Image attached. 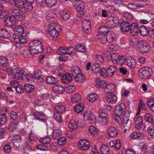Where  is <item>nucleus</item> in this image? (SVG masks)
Returning a JSON list of instances; mask_svg holds the SVG:
<instances>
[{"instance_id": "nucleus-64", "label": "nucleus", "mask_w": 154, "mask_h": 154, "mask_svg": "<svg viewBox=\"0 0 154 154\" xmlns=\"http://www.w3.org/2000/svg\"><path fill=\"white\" fill-rule=\"evenodd\" d=\"M8 11L5 10L0 11V18L3 19L8 16Z\"/></svg>"}, {"instance_id": "nucleus-9", "label": "nucleus", "mask_w": 154, "mask_h": 154, "mask_svg": "<svg viewBox=\"0 0 154 154\" xmlns=\"http://www.w3.org/2000/svg\"><path fill=\"white\" fill-rule=\"evenodd\" d=\"M82 29L84 32L86 33H89L91 29V23L90 21L85 20L82 23Z\"/></svg>"}, {"instance_id": "nucleus-7", "label": "nucleus", "mask_w": 154, "mask_h": 154, "mask_svg": "<svg viewBox=\"0 0 154 154\" xmlns=\"http://www.w3.org/2000/svg\"><path fill=\"white\" fill-rule=\"evenodd\" d=\"M78 143L79 148L82 150H86L90 147V143L86 139L80 140Z\"/></svg>"}, {"instance_id": "nucleus-31", "label": "nucleus", "mask_w": 154, "mask_h": 154, "mask_svg": "<svg viewBox=\"0 0 154 154\" xmlns=\"http://www.w3.org/2000/svg\"><path fill=\"white\" fill-rule=\"evenodd\" d=\"M74 77L75 81L76 82L80 83L83 82L85 79L84 75L82 73L74 76Z\"/></svg>"}, {"instance_id": "nucleus-20", "label": "nucleus", "mask_w": 154, "mask_h": 154, "mask_svg": "<svg viewBox=\"0 0 154 154\" xmlns=\"http://www.w3.org/2000/svg\"><path fill=\"white\" fill-rule=\"evenodd\" d=\"M106 99L107 103H114L116 102L117 98L114 94H109L106 96Z\"/></svg>"}, {"instance_id": "nucleus-32", "label": "nucleus", "mask_w": 154, "mask_h": 154, "mask_svg": "<svg viewBox=\"0 0 154 154\" xmlns=\"http://www.w3.org/2000/svg\"><path fill=\"white\" fill-rule=\"evenodd\" d=\"M109 29L107 26H102L99 29L98 31L101 35H105L109 32Z\"/></svg>"}, {"instance_id": "nucleus-59", "label": "nucleus", "mask_w": 154, "mask_h": 154, "mask_svg": "<svg viewBox=\"0 0 154 154\" xmlns=\"http://www.w3.org/2000/svg\"><path fill=\"white\" fill-rule=\"evenodd\" d=\"M68 126L70 129H74L77 127V123L74 120H72L68 124Z\"/></svg>"}, {"instance_id": "nucleus-51", "label": "nucleus", "mask_w": 154, "mask_h": 154, "mask_svg": "<svg viewBox=\"0 0 154 154\" xmlns=\"http://www.w3.org/2000/svg\"><path fill=\"white\" fill-rule=\"evenodd\" d=\"M51 141V138L49 137L41 138L39 139V142L43 144H49L50 143Z\"/></svg>"}, {"instance_id": "nucleus-57", "label": "nucleus", "mask_w": 154, "mask_h": 154, "mask_svg": "<svg viewBox=\"0 0 154 154\" xmlns=\"http://www.w3.org/2000/svg\"><path fill=\"white\" fill-rule=\"evenodd\" d=\"M42 72L40 69L37 70L34 73V76L37 79H42Z\"/></svg>"}, {"instance_id": "nucleus-44", "label": "nucleus", "mask_w": 154, "mask_h": 154, "mask_svg": "<svg viewBox=\"0 0 154 154\" xmlns=\"http://www.w3.org/2000/svg\"><path fill=\"white\" fill-rule=\"evenodd\" d=\"M30 51L31 54H36L38 53H42L43 50L35 47H30Z\"/></svg>"}, {"instance_id": "nucleus-34", "label": "nucleus", "mask_w": 154, "mask_h": 154, "mask_svg": "<svg viewBox=\"0 0 154 154\" xmlns=\"http://www.w3.org/2000/svg\"><path fill=\"white\" fill-rule=\"evenodd\" d=\"M52 88L54 91L59 94H62L64 90V88L61 85H54Z\"/></svg>"}, {"instance_id": "nucleus-24", "label": "nucleus", "mask_w": 154, "mask_h": 154, "mask_svg": "<svg viewBox=\"0 0 154 154\" xmlns=\"http://www.w3.org/2000/svg\"><path fill=\"white\" fill-rule=\"evenodd\" d=\"M83 117H87L89 122L91 123H92L94 122L93 115L91 113L90 111H85L83 114Z\"/></svg>"}, {"instance_id": "nucleus-23", "label": "nucleus", "mask_w": 154, "mask_h": 154, "mask_svg": "<svg viewBox=\"0 0 154 154\" xmlns=\"http://www.w3.org/2000/svg\"><path fill=\"white\" fill-rule=\"evenodd\" d=\"M18 121H14L10 123L8 127V130L11 132H14L17 128L18 126Z\"/></svg>"}, {"instance_id": "nucleus-5", "label": "nucleus", "mask_w": 154, "mask_h": 154, "mask_svg": "<svg viewBox=\"0 0 154 154\" xmlns=\"http://www.w3.org/2000/svg\"><path fill=\"white\" fill-rule=\"evenodd\" d=\"M57 26L54 24H51L48 25V31L51 36L54 38H57L59 35V32L57 30Z\"/></svg>"}, {"instance_id": "nucleus-38", "label": "nucleus", "mask_w": 154, "mask_h": 154, "mask_svg": "<svg viewBox=\"0 0 154 154\" xmlns=\"http://www.w3.org/2000/svg\"><path fill=\"white\" fill-rule=\"evenodd\" d=\"M4 22L6 26H11L13 25V20L12 17L9 15L8 16L4 18Z\"/></svg>"}, {"instance_id": "nucleus-47", "label": "nucleus", "mask_w": 154, "mask_h": 154, "mask_svg": "<svg viewBox=\"0 0 154 154\" xmlns=\"http://www.w3.org/2000/svg\"><path fill=\"white\" fill-rule=\"evenodd\" d=\"M34 89V86L30 84H26L25 86V90L26 92L29 93L33 92Z\"/></svg>"}, {"instance_id": "nucleus-39", "label": "nucleus", "mask_w": 154, "mask_h": 154, "mask_svg": "<svg viewBox=\"0 0 154 154\" xmlns=\"http://www.w3.org/2000/svg\"><path fill=\"white\" fill-rule=\"evenodd\" d=\"M105 87L104 91L105 93H111L114 91V86L113 85H107Z\"/></svg>"}, {"instance_id": "nucleus-43", "label": "nucleus", "mask_w": 154, "mask_h": 154, "mask_svg": "<svg viewBox=\"0 0 154 154\" xmlns=\"http://www.w3.org/2000/svg\"><path fill=\"white\" fill-rule=\"evenodd\" d=\"M137 44L139 45V41H138L137 38L133 37L131 38L129 43L131 46L135 47L137 46Z\"/></svg>"}, {"instance_id": "nucleus-28", "label": "nucleus", "mask_w": 154, "mask_h": 154, "mask_svg": "<svg viewBox=\"0 0 154 154\" xmlns=\"http://www.w3.org/2000/svg\"><path fill=\"white\" fill-rule=\"evenodd\" d=\"M11 35L9 32L4 29H0V36L4 38H8L10 37Z\"/></svg>"}, {"instance_id": "nucleus-26", "label": "nucleus", "mask_w": 154, "mask_h": 154, "mask_svg": "<svg viewBox=\"0 0 154 154\" xmlns=\"http://www.w3.org/2000/svg\"><path fill=\"white\" fill-rule=\"evenodd\" d=\"M139 28L138 24L134 23L130 24V29L129 30L131 32V33L134 32L138 33L139 32Z\"/></svg>"}, {"instance_id": "nucleus-45", "label": "nucleus", "mask_w": 154, "mask_h": 154, "mask_svg": "<svg viewBox=\"0 0 154 154\" xmlns=\"http://www.w3.org/2000/svg\"><path fill=\"white\" fill-rule=\"evenodd\" d=\"M54 109L56 113L60 114L64 111L65 108L63 105H57L55 106Z\"/></svg>"}, {"instance_id": "nucleus-53", "label": "nucleus", "mask_w": 154, "mask_h": 154, "mask_svg": "<svg viewBox=\"0 0 154 154\" xmlns=\"http://www.w3.org/2000/svg\"><path fill=\"white\" fill-rule=\"evenodd\" d=\"M98 122L101 125H105L107 122V120L106 116L104 117H98Z\"/></svg>"}, {"instance_id": "nucleus-4", "label": "nucleus", "mask_w": 154, "mask_h": 154, "mask_svg": "<svg viewBox=\"0 0 154 154\" xmlns=\"http://www.w3.org/2000/svg\"><path fill=\"white\" fill-rule=\"evenodd\" d=\"M139 48L140 52L147 53L150 50V46L145 40L139 41Z\"/></svg>"}, {"instance_id": "nucleus-58", "label": "nucleus", "mask_w": 154, "mask_h": 154, "mask_svg": "<svg viewBox=\"0 0 154 154\" xmlns=\"http://www.w3.org/2000/svg\"><path fill=\"white\" fill-rule=\"evenodd\" d=\"M147 131L148 134L151 137V138H154V128L151 127H149Z\"/></svg>"}, {"instance_id": "nucleus-60", "label": "nucleus", "mask_w": 154, "mask_h": 154, "mask_svg": "<svg viewBox=\"0 0 154 154\" xmlns=\"http://www.w3.org/2000/svg\"><path fill=\"white\" fill-rule=\"evenodd\" d=\"M95 60L97 62L103 63L104 61V58L102 55H97L95 56Z\"/></svg>"}, {"instance_id": "nucleus-56", "label": "nucleus", "mask_w": 154, "mask_h": 154, "mask_svg": "<svg viewBox=\"0 0 154 154\" xmlns=\"http://www.w3.org/2000/svg\"><path fill=\"white\" fill-rule=\"evenodd\" d=\"M89 130L90 133L93 135L97 134L98 132V131L96 127L93 126H90Z\"/></svg>"}, {"instance_id": "nucleus-36", "label": "nucleus", "mask_w": 154, "mask_h": 154, "mask_svg": "<svg viewBox=\"0 0 154 154\" xmlns=\"http://www.w3.org/2000/svg\"><path fill=\"white\" fill-rule=\"evenodd\" d=\"M85 106L84 104L81 103L77 104L74 107L75 112L77 113H79L83 111L84 109Z\"/></svg>"}, {"instance_id": "nucleus-62", "label": "nucleus", "mask_w": 154, "mask_h": 154, "mask_svg": "<svg viewBox=\"0 0 154 154\" xmlns=\"http://www.w3.org/2000/svg\"><path fill=\"white\" fill-rule=\"evenodd\" d=\"M9 116L10 119H12L13 120H14V121H17L18 116L16 112L14 111L11 112L9 114Z\"/></svg>"}, {"instance_id": "nucleus-13", "label": "nucleus", "mask_w": 154, "mask_h": 154, "mask_svg": "<svg viewBox=\"0 0 154 154\" xmlns=\"http://www.w3.org/2000/svg\"><path fill=\"white\" fill-rule=\"evenodd\" d=\"M12 15L16 19H19L21 17H23L24 13L22 11L19 9H15L11 13Z\"/></svg>"}, {"instance_id": "nucleus-2", "label": "nucleus", "mask_w": 154, "mask_h": 154, "mask_svg": "<svg viewBox=\"0 0 154 154\" xmlns=\"http://www.w3.org/2000/svg\"><path fill=\"white\" fill-rule=\"evenodd\" d=\"M153 74V70L148 67L142 68L139 70V75L141 79H147Z\"/></svg>"}, {"instance_id": "nucleus-1", "label": "nucleus", "mask_w": 154, "mask_h": 154, "mask_svg": "<svg viewBox=\"0 0 154 154\" xmlns=\"http://www.w3.org/2000/svg\"><path fill=\"white\" fill-rule=\"evenodd\" d=\"M6 72L9 75L12 74L14 78L17 80H19L20 78L26 76V73L17 67H14L13 69L8 68L6 70Z\"/></svg>"}, {"instance_id": "nucleus-61", "label": "nucleus", "mask_w": 154, "mask_h": 154, "mask_svg": "<svg viewBox=\"0 0 154 154\" xmlns=\"http://www.w3.org/2000/svg\"><path fill=\"white\" fill-rule=\"evenodd\" d=\"M57 2L56 0H46V3L49 7L54 6Z\"/></svg>"}, {"instance_id": "nucleus-15", "label": "nucleus", "mask_w": 154, "mask_h": 154, "mask_svg": "<svg viewBox=\"0 0 154 154\" xmlns=\"http://www.w3.org/2000/svg\"><path fill=\"white\" fill-rule=\"evenodd\" d=\"M130 23L128 21H123L120 24V28L122 32H126L130 29Z\"/></svg>"}, {"instance_id": "nucleus-11", "label": "nucleus", "mask_w": 154, "mask_h": 154, "mask_svg": "<svg viewBox=\"0 0 154 154\" xmlns=\"http://www.w3.org/2000/svg\"><path fill=\"white\" fill-rule=\"evenodd\" d=\"M29 47H35L38 48H41L43 50V46L42 43L39 40H34L31 41L29 43Z\"/></svg>"}, {"instance_id": "nucleus-10", "label": "nucleus", "mask_w": 154, "mask_h": 154, "mask_svg": "<svg viewBox=\"0 0 154 154\" xmlns=\"http://www.w3.org/2000/svg\"><path fill=\"white\" fill-rule=\"evenodd\" d=\"M33 114L36 118V119L40 121L44 122L46 121V116L43 113L35 111L33 112Z\"/></svg>"}, {"instance_id": "nucleus-22", "label": "nucleus", "mask_w": 154, "mask_h": 154, "mask_svg": "<svg viewBox=\"0 0 154 154\" xmlns=\"http://www.w3.org/2000/svg\"><path fill=\"white\" fill-rule=\"evenodd\" d=\"M72 79L71 74L68 73H66L62 76L61 80L63 83H68L71 82Z\"/></svg>"}, {"instance_id": "nucleus-48", "label": "nucleus", "mask_w": 154, "mask_h": 154, "mask_svg": "<svg viewBox=\"0 0 154 154\" xmlns=\"http://www.w3.org/2000/svg\"><path fill=\"white\" fill-rule=\"evenodd\" d=\"M143 133L140 132H134L132 133L130 136V137L133 139H139L141 137H142Z\"/></svg>"}, {"instance_id": "nucleus-55", "label": "nucleus", "mask_w": 154, "mask_h": 154, "mask_svg": "<svg viewBox=\"0 0 154 154\" xmlns=\"http://www.w3.org/2000/svg\"><path fill=\"white\" fill-rule=\"evenodd\" d=\"M145 121L149 123L153 122L152 116L150 113L146 114L144 117Z\"/></svg>"}, {"instance_id": "nucleus-27", "label": "nucleus", "mask_w": 154, "mask_h": 154, "mask_svg": "<svg viewBox=\"0 0 154 154\" xmlns=\"http://www.w3.org/2000/svg\"><path fill=\"white\" fill-rule=\"evenodd\" d=\"M107 69L108 76L110 77H112L115 75L117 70L116 67L115 66H110Z\"/></svg>"}, {"instance_id": "nucleus-54", "label": "nucleus", "mask_w": 154, "mask_h": 154, "mask_svg": "<svg viewBox=\"0 0 154 154\" xmlns=\"http://www.w3.org/2000/svg\"><path fill=\"white\" fill-rule=\"evenodd\" d=\"M75 47L77 51L78 52H84L85 51V47L81 44H79L76 45Z\"/></svg>"}, {"instance_id": "nucleus-35", "label": "nucleus", "mask_w": 154, "mask_h": 154, "mask_svg": "<svg viewBox=\"0 0 154 154\" xmlns=\"http://www.w3.org/2000/svg\"><path fill=\"white\" fill-rule=\"evenodd\" d=\"M62 132L59 129L54 130L52 131V137L54 139H57L60 138Z\"/></svg>"}, {"instance_id": "nucleus-42", "label": "nucleus", "mask_w": 154, "mask_h": 154, "mask_svg": "<svg viewBox=\"0 0 154 154\" xmlns=\"http://www.w3.org/2000/svg\"><path fill=\"white\" fill-rule=\"evenodd\" d=\"M15 6L22 8L24 7V2L22 0H14Z\"/></svg>"}, {"instance_id": "nucleus-52", "label": "nucleus", "mask_w": 154, "mask_h": 154, "mask_svg": "<svg viewBox=\"0 0 154 154\" xmlns=\"http://www.w3.org/2000/svg\"><path fill=\"white\" fill-rule=\"evenodd\" d=\"M78 5L76 7L78 11H83L85 8V4L83 2L79 1Z\"/></svg>"}, {"instance_id": "nucleus-25", "label": "nucleus", "mask_w": 154, "mask_h": 154, "mask_svg": "<svg viewBox=\"0 0 154 154\" xmlns=\"http://www.w3.org/2000/svg\"><path fill=\"white\" fill-rule=\"evenodd\" d=\"M126 61L127 62L128 66L130 67H133L135 66V61L134 59H125V57L124 59L123 62L122 64Z\"/></svg>"}, {"instance_id": "nucleus-3", "label": "nucleus", "mask_w": 154, "mask_h": 154, "mask_svg": "<svg viewBox=\"0 0 154 154\" xmlns=\"http://www.w3.org/2000/svg\"><path fill=\"white\" fill-rule=\"evenodd\" d=\"M17 47H20L21 44H24L27 42V37L25 35L20 36H13Z\"/></svg>"}, {"instance_id": "nucleus-33", "label": "nucleus", "mask_w": 154, "mask_h": 154, "mask_svg": "<svg viewBox=\"0 0 154 154\" xmlns=\"http://www.w3.org/2000/svg\"><path fill=\"white\" fill-rule=\"evenodd\" d=\"M81 101V97L80 95L76 93L71 98V101L73 103H80Z\"/></svg>"}, {"instance_id": "nucleus-17", "label": "nucleus", "mask_w": 154, "mask_h": 154, "mask_svg": "<svg viewBox=\"0 0 154 154\" xmlns=\"http://www.w3.org/2000/svg\"><path fill=\"white\" fill-rule=\"evenodd\" d=\"M14 34H13V36H20L24 33V30L22 26H17L14 27Z\"/></svg>"}, {"instance_id": "nucleus-16", "label": "nucleus", "mask_w": 154, "mask_h": 154, "mask_svg": "<svg viewBox=\"0 0 154 154\" xmlns=\"http://www.w3.org/2000/svg\"><path fill=\"white\" fill-rule=\"evenodd\" d=\"M125 104L124 103H121L116 107V113L119 115H121L123 112L125 111Z\"/></svg>"}, {"instance_id": "nucleus-8", "label": "nucleus", "mask_w": 154, "mask_h": 154, "mask_svg": "<svg viewBox=\"0 0 154 154\" xmlns=\"http://www.w3.org/2000/svg\"><path fill=\"white\" fill-rule=\"evenodd\" d=\"M111 60L113 63H118L120 62L119 64L122 63V61L125 58L124 56H121L119 55L118 54L116 53L112 54L111 55Z\"/></svg>"}, {"instance_id": "nucleus-63", "label": "nucleus", "mask_w": 154, "mask_h": 154, "mask_svg": "<svg viewBox=\"0 0 154 154\" xmlns=\"http://www.w3.org/2000/svg\"><path fill=\"white\" fill-rule=\"evenodd\" d=\"M107 112L106 110L103 108L100 109L98 111V117H104L106 115Z\"/></svg>"}, {"instance_id": "nucleus-29", "label": "nucleus", "mask_w": 154, "mask_h": 154, "mask_svg": "<svg viewBox=\"0 0 154 154\" xmlns=\"http://www.w3.org/2000/svg\"><path fill=\"white\" fill-rule=\"evenodd\" d=\"M100 150L102 154H109V147L105 144H103L101 146Z\"/></svg>"}, {"instance_id": "nucleus-21", "label": "nucleus", "mask_w": 154, "mask_h": 154, "mask_svg": "<svg viewBox=\"0 0 154 154\" xmlns=\"http://www.w3.org/2000/svg\"><path fill=\"white\" fill-rule=\"evenodd\" d=\"M151 31V30H149L143 26H140L139 29V32H140L141 35L143 36H146L148 34L149 35L150 31Z\"/></svg>"}, {"instance_id": "nucleus-50", "label": "nucleus", "mask_w": 154, "mask_h": 154, "mask_svg": "<svg viewBox=\"0 0 154 154\" xmlns=\"http://www.w3.org/2000/svg\"><path fill=\"white\" fill-rule=\"evenodd\" d=\"M97 98L98 96L97 95L95 94H91L87 97L89 101L91 102H93L95 101Z\"/></svg>"}, {"instance_id": "nucleus-18", "label": "nucleus", "mask_w": 154, "mask_h": 154, "mask_svg": "<svg viewBox=\"0 0 154 154\" xmlns=\"http://www.w3.org/2000/svg\"><path fill=\"white\" fill-rule=\"evenodd\" d=\"M14 138H13V147L15 149H16L20 147L19 143L21 142V138L19 135H17L15 136H14Z\"/></svg>"}, {"instance_id": "nucleus-30", "label": "nucleus", "mask_w": 154, "mask_h": 154, "mask_svg": "<svg viewBox=\"0 0 154 154\" xmlns=\"http://www.w3.org/2000/svg\"><path fill=\"white\" fill-rule=\"evenodd\" d=\"M60 14L63 19L65 20H67L70 17V12L67 10L64 9L60 11Z\"/></svg>"}, {"instance_id": "nucleus-14", "label": "nucleus", "mask_w": 154, "mask_h": 154, "mask_svg": "<svg viewBox=\"0 0 154 154\" xmlns=\"http://www.w3.org/2000/svg\"><path fill=\"white\" fill-rule=\"evenodd\" d=\"M108 136L111 137H115L118 135V131L117 129L114 127L111 126L108 130Z\"/></svg>"}, {"instance_id": "nucleus-41", "label": "nucleus", "mask_w": 154, "mask_h": 154, "mask_svg": "<svg viewBox=\"0 0 154 154\" xmlns=\"http://www.w3.org/2000/svg\"><path fill=\"white\" fill-rule=\"evenodd\" d=\"M45 81L46 83L50 84H54L57 82L56 78L53 76L47 77L45 79Z\"/></svg>"}, {"instance_id": "nucleus-37", "label": "nucleus", "mask_w": 154, "mask_h": 154, "mask_svg": "<svg viewBox=\"0 0 154 154\" xmlns=\"http://www.w3.org/2000/svg\"><path fill=\"white\" fill-rule=\"evenodd\" d=\"M71 72L72 75L74 77L82 73L80 68L77 66L72 67L71 69Z\"/></svg>"}, {"instance_id": "nucleus-6", "label": "nucleus", "mask_w": 154, "mask_h": 154, "mask_svg": "<svg viewBox=\"0 0 154 154\" xmlns=\"http://www.w3.org/2000/svg\"><path fill=\"white\" fill-rule=\"evenodd\" d=\"M116 37L115 35L113 32L109 31L106 34V36H104V41L103 42V41L101 40V43L104 44L106 42L111 43L115 40Z\"/></svg>"}, {"instance_id": "nucleus-49", "label": "nucleus", "mask_w": 154, "mask_h": 154, "mask_svg": "<svg viewBox=\"0 0 154 154\" xmlns=\"http://www.w3.org/2000/svg\"><path fill=\"white\" fill-rule=\"evenodd\" d=\"M130 114L129 112H125L123 116L122 123L123 125L127 124L129 120Z\"/></svg>"}, {"instance_id": "nucleus-12", "label": "nucleus", "mask_w": 154, "mask_h": 154, "mask_svg": "<svg viewBox=\"0 0 154 154\" xmlns=\"http://www.w3.org/2000/svg\"><path fill=\"white\" fill-rule=\"evenodd\" d=\"M19 51L21 55L26 57H29L31 54L30 50L26 46H24L21 48Z\"/></svg>"}, {"instance_id": "nucleus-40", "label": "nucleus", "mask_w": 154, "mask_h": 154, "mask_svg": "<svg viewBox=\"0 0 154 154\" xmlns=\"http://www.w3.org/2000/svg\"><path fill=\"white\" fill-rule=\"evenodd\" d=\"M106 84L105 81L100 80L99 78L97 79V82L96 84L97 88H103L106 87Z\"/></svg>"}, {"instance_id": "nucleus-19", "label": "nucleus", "mask_w": 154, "mask_h": 154, "mask_svg": "<svg viewBox=\"0 0 154 154\" xmlns=\"http://www.w3.org/2000/svg\"><path fill=\"white\" fill-rule=\"evenodd\" d=\"M71 48L70 47H60L58 49L57 53L58 54L60 55L67 54L69 51V50H70Z\"/></svg>"}, {"instance_id": "nucleus-46", "label": "nucleus", "mask_w": 154, "mask_h": 154, "mask_svg": "<svg viewBox=\"0 0 154 154\" xmlns=\"http://www.w3.org/2000/svg\"><path fill=\"white\" fill-rule=\"evenodd\" d=\"M8 63V59L4 56L0 57V66H5Z\"/></svg>"}]
</instances>
